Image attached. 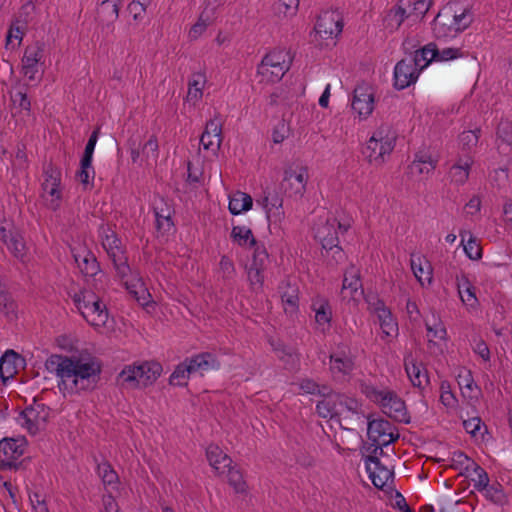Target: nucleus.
<instances>
[{"mask_svg": "<svg viewBox=\"0 0 512 512\" xmlns=\"http://www.w3.org/2000/svg\"><path fill=\"white\" fill-rule=\"evenodd\" d=\"M57 386L65 395L90 389L101 373L99 362L89 355H52L47 361Z\"/></svg>", "mask_w": 512, "mask_h": 512, "instance_id": "nucleus-1", "label": "nucleus"}, {"mask_svg": "<svg viewBox=\"0 0 512 512\" xmlns=\"http://www.w3.org/2000/svg\"><path fill=\"white\" fill-rule=\"evenodd\" d=\"M351 219L347 216L335 217L329 213L319 216L314 223L315 238L321 243L322 248L333 252L336 263L344 259V252L339 247V234H343L351 227Z\"/></svg>", "mask_w": 512, "mask_h": 512, "instance_id": "nucleus-2", "label": "nucleus"}, {"mask_svg": "<svg viewBox=\"0 0 512 512\" xmlns=\"http://www.w3.org/2000/svg\"><path fill=\"white\" fill-rule=\"evenodd\" d=\"M472 22L469 10L461 9L456 4L445 5L436 15L432 23L433 34L437 39L455 38Z\"/></svg>", "mask_w": 512, "mask_h": 512, "instance_id": "nucleus-3", "label": "nucleus"}, {"mask_svg": "<svg viewBox=\"0 0 512 512\" xmlns=\"http://www.w3.org/2000/svg\"><path fill=\"white\" fill-rule=\"evenodd\" d=\"M397 134L395 130L388 124H382L377 127L363 150V154L367 161L379 167L383 165L395 148Z\"/></svg>", "mask_w": 512, "mask_h": 512, "instance_id": "nucleus-4", "label": "nucleus"}, {"mask_svg": "<svg viewBox=\"0 0 512 512\" xmlns=\"http://www.w3.org/2000/svg\"><path fill=\"white\" fill-rule=\"evenodd\" d=\"M162 366L154 361H145L125 366L118 375L119 383L130 389L145 388L161 375Z\"/></svg>", "mask_w": 512, "mask_h": 512, "instance_id": "nucleus-5", "label": "nucleus"}, {"mask_svg": "<svg viewBox=\"0 0 512 512\" xmlns=\"http://www.w3.org/2000/svg\"><path fill=\"white\" fill-rule=\"evenodd\" d=\"M362 392L373 402L378 404L390 418L408 422L405 402L392 390L379 389L373 385H363Z\"/></svg>", "mask_w": 512, "mask_h": 512, "instance_id": "nucleus-6", "label": "nucleus"}, {"mask_svg": "<svg viewBox=\"0 0 512 512\" xmlns=\"http://www.w3.org/2000/svg\"><path fill=\"white\" fill-rule=\"evenodd\" d=\"M73 301L83 318L93 327H103L108 320L106 305L92 291L83 290L74 295Z\"/></svg>", "mask_w": 512, "mask_h": 512, "instance_id": "nucleus-7", "label": "nucleus"}, {"mask_svg": "<svg viewBox=\"0 0 512 512\" xmlns=\"http://www.w3.org/2000/svg\"><path fill=\"white\" fill-rule=\"evenodd\" d=\"M100 238L103 249L111 259L118 277H125L130 274V265L126 255L125 247L117 234L109 227H102Z\"/></svg>", "mask_w": 512, "mask_h": 512, "instance_id": "nucleus-8", "label": "nucleus"}, {"mask_svg": "<svg viewBox=\"0 0 512 512\" xmlns=\"http://www.w3.org/2000/svg\"><path fill=\"white\" fill-rule=\"evenodd\" d=\"M291 56L285 49H274L267 53L258 66V74L266 82H278L290 69Z\"/></svg>", "mask_w": 512, "mask_h": 512, "instance_id": "nucleus-9", "label": "nucleus"}, {"mask_svg": "<svg viewBox=\"0 0 512 512\" xmlns=\"http://www.w3.org/2000/svg\"><path fill=\"white\" fill-rule=\"evenodd\" d=\"M28 442L24 436L4 437L0 440V472L17 471L22 465Z\"/></svg>", "mask_w": 512, "mask_h": 512, "instance_id": "nucleus-10", "label": "nucleus"}, {"mask_svg": "<svg viewBox=\"0 0 512 512\" xmlns=\"http://www.w3.org/2000/svg\"><path fill=\"white\" fill-rule=\"evenodd\" d=\"M270 263L268 251L263 243L253 248L251 259L244 269L250 289L256 293L262 291L265 281V271Z\"/></svg>", "mask_w": 512, "mask_h": 512, "instance_id": "nucleus-11", "label": "nucleus"}, {"mask_svg": "<svg viewBox=\"0 0 512 512\" xmlns=\"http://www.w3.org/2000/svg\"><path fill=\"white\" fill-rule=\"evenodd\" d=\"M368 439L371 441L368 451L371 454H383V447L388 446L399 438L393 432L391 423L384 419H374L368 422Z\"/></svg>", "mask_w": 512, "mask_h": 512, "instance_id": "nucleus-12", "label": "nucleus"}, {"mask_svg": "<svg viewBox=\"0 0 512 512\" xmlns=\"http://www.w3.org/2000/svg\"><path fill=\"white\" fill-rule=\"evenodd\" d=\"M42 190L47 207L53 211L58 210L62 202L61 171L52 164L44 167Z\"/></svg>", "mask_w": 512, "mask_h": 512, "instance_id": "nucleus-13", "label": "nucleus"}, {"mask_svg": "<svg viewBox=\"0 0 512 512\" xmlns=\"http://www.w3.org/2000/svg\"><path fill=\"white\" fill-rule=\"evenodd\" d=\"M309 179L308 168L302 165H290L284 170L282 188L289 197L301 198Z\"/></svg>", "mask_w": 512, "mask_h": 512, "instance_id": "nucleus-14", "label": "nucleus"}, {"mask_svg": "<svg viewBox=\"0 0 512 512\" xmlns=\"http://www.w3.org/2000/svg\"><path fill=\"white\" fill-rule=\"evenodd\" d=\"M368 309L377 316L383 336L394 338L398 335V323L393 317L390 309L375 295L366 298Z\"/></svg>", "mask_w": 512, "mask_h": 512, "instance_id": "nucleus-15", "label": "nucleus"}, {"mask_svg": "<svg viewBox=\"0 0 512 512\" xmlns=\"http://www.w3.org/2000/svg\"><path fill=\"white\" fill-rule=\"evenodd\" d=\"M329 370L334 379L344 380L351 375L355 363L350 347L344 344L338 345L330 353Z\"/></svg>", "mask_w": 512, "mask_h": 512, "instance_id": "nucleus-16", "label": "nucleus"}, {"mask_svg": "<svg viewBox=\"0 0 512 512\" xmlns=\"http://www.w3.org/2000/svg\"><path fill=\"white\" fill-rule=\"evenodd\" d=\"M49 416L48 408L43 404L26 407L17 417L18 424L30 434H37L44 426Z\"/></svg>", "mask_w": 512, "mask_h": 512, "instance_id": "nucleus-17", "label": "nucleus"}, {"mask_svg": "<svg viewBox=\"0 0 512 512\" xmlns=\"http://www.w3.org/2000/svg\"><path fill=\"white\" fill-rule=\"evenodd\" d=\"M351 108L360 120L367 119L374 110V93L372 87L367 84H360L355 87L352 93Z\"/></svg>", "mask_w": 512, "mask_h": 512, "instance_id": "nucleus-18", "label": "nucleus"}, {"mask_svg": "<svg viewBox=\"0 0 512 512\" xmlns=\"http://www.w3.org/2000/svg\"><path fill=\"white\" fill-rule=\"evenodd\" d=\"M428 350L433 355L443 354L447 348V330L434 315L425 322Z\"/></svg>", "mask_w": 512, "mask_h": 512, "instance_id": "nucleus-19", "label": "nucleus"}, {"mask_svg": "<svg viewBox=\"0 0 512 512\" xmlns=\"http://www.w3.org/2000/svg\"><path fill=\"white\" fill-rule=\"evenodd\" d=\"M421 72V68L410 57L400 60L395 65L393 71L394 87L398 90H403L415 84Z\"/></svg>", "mask_w": 512, "mask_h": 512, "instance_id": "nucleus-20", "label": "nucleus"}, {"mask_svg": "<svg viewBox=\"0 0 512 512\" xmlns=\"http://www.w3.org/2000/svg\"><path fill=\"white\" fill-rule=\"evenodd\" d=\"M44 49L39 43L27 46L22 57V73L30 81L39 80Z\"/></svg>", "mask_w": 512, "mask_h": 512, "instance_id": "nucleus-21", "label": "nucleus"}, {"mask_svg": "<svg viewBox=\"0 0 512 512\" xmlns=\"http://www.w3.org/2000/svg\"><path fill=\"white\" fill-rule=\"evenodd\" d=\"M343 26L339 12L324 11L318 16L314 29L322 39H333L341 34Z\"/></svg>", "mask_w": 512, "mask_h": 512, "instance_id": "nucleus-22", "label": "nucleus"}, {"mask_svg": "<svg viewBox=\"0 0 512 512\" xmlns=\"http://www.w3.org/2000/svg\"><path fill=\"white\" fill-rule=\"evenodd\" d=\"M0 241L10 253L22 263L28 261L26 245L22 235L8 224H0Z\"/></svg>", "mask_w": 512, "mask_h": 512, "instance_id": "nucleus-23", "label": "nucleus"}, {"mask_svg": "<svg viewBox=\"0 0 512 512\" xmlns=\"http://www.w3.org/2000/svg\"><path fill=\"white\" fill-rule=\"evenodd\" d=\"M311 310L314 312L316 329L322 333L330 330L332 308L327 298L317 295L311 300Z\"/></svg>", "mask_w": 512, "mask_h": 512, "instance_id": "nucleus-24", "label": "nucleus"}, {"mask_svg": "<svg viewBox=\"0 0 512 512\" xmlns=\"http://www.w3.org/2000/svg\"><path fill=\"white\" fill-rule=\"evenodd\" d=\"M364 294L359 269L351 265L344 273L341 295L343 299L358 301Z\"/></svg>", "mask_w": 512, "mask_h": 512, "instance_id": "nucleus-25", "label": "nucleus"}, {"mask_svg": "<svg viewBox=\"0 0 512 512\" xmlns=\"http://www.w3.org/2000/svg\"><path fill=\"white\" fill-rule=\"evenodd\" d=\"M404 368L409 381L414 387L423 388L429 383L427 369L412 353L404 356Z\"/></svg>", "mask_w": 512, "mask_h": 512, "instance_id": "nucleus-26", "label": "nucleus"}, {"mask_svg": "<svg viewBox=\"0 0 512 512\" xmlns=\"http://www.w3.org/2000/svg\"><path fill=\"white\" fill-rule=\"evenodd\" d=\"M193 376H204L206 373L220 368L217 356L210 352H203L186 359Z\"/></svg>", "mask_w": 512, "mask_h": 512, "instance_id": "nucleus-27", "label": "nucleus"}, {"mask_svg": "<svg viewBox=\"0 0 512 512\" xmlns=\"http://www.w3.org/2000/svg\"><path fill=\"white\" fill-rule=\"evenodd\" d=\"M119 278L125 285L129 294L133 296L141 306H147L149 304L151 295L137 273L132 272V269L130 268L129 275Z\"/></svg>", "mask_w": 512, "mask_h": 512, "instance_id": "nucleus-28", "label": "nucleus"}, {"mask_svg": "<svg viewBox=\"0 0 512 512\" xmlns=\"http://www.w3.org/2000/svg\"><path fill=\"white\" fill-rule=\"evenodd\" d=\"M378 455H369L365 460V466L373 485L377 488H383L392 478V472L382 465Z\"/></svg>", "mask_w": 512, "mask_h": 512, "instance_id": "nucleus-29", "label": "nucleus"}, {"mask_svg": "<svg viewBox=\"0 0 512 512\" xmlns=\"http://www.w3.org/2000/svg\"><path fill=\"white\" fill-rule=\"evenodd\" d=\"M222 143V122L214 118L206 123L204 132L200 138V144L205 150H211L216 153Z\"/></svg>", "mask_w": 512, "mask_h": 512, "instance_id": "nucleus-30", "label": "nucleus"}, {"mask_svg": "<svg viewBox=\"0 0 512 512\" xmlns=\"http://www.w3.org/2000/svg\"><path fill=\"white\" fill-rule=\"evenodd\" d=\"M74 260L81 271L86 277H94L100 271V265L90 250L86 247H80L72 250Z\"/></svg>", "mask_w": 512, "mask_h": 512, "instance_id": "nucleus-31", "label": "nucleus"}, {"mask_svg": "<svg viewBox=\"0 0 512 512\" xmlns=\"http://www.w3.org/2000/svg\"><path fill=\"white\" fill-rule=\"evenodd\" d=\"M257 204L262 206L269 223L280 222L284 216L283 199L277 193H268Z\"/></svg>", "mask_w": 512, "mask_h": 512, "instance_id": "nucleus-32", "label": "nucleus"}, {"mask_svg": "<svg viewBox=\"0 0 512 512\" xmlns=\"http://www.w3.org/2000/svg\"><path fill=\"white\" fill-rule=\"evenodd\" d=\"M411 270L421 286L432 282L433 269L427 258L421 254H412L410 258Z\"/></svg>", "mask_w": 512, "mask_h": 512, "instance_id": "nucleus-33", "label": "nucleus"}, {"mask_svg": "<svg viewBox=\"0 0 512 512\" xmlns=\"http://www.w3.org/2000/svg\"><path fill=\"white\" fill-rule=\"evenodd\" d=\"M457 382L462 396L469 404L474 406V402H477L478 400L480 389L475 382L471 371L468 369H462L458 374Z\"/></svg>", "mask_w": 512, "mask_h": 512, "instance_id": "nucleus-34", "label": "nucleus"}, {"mask_svg": "<svg viewBox=\"0 0 512 512\" xmlns=\"http://www.w3.org/2000/svg\"><path fill=\"white\" fill-rule=\"evenodd\" d=\"M405 6H409V1L399 0L384 17V26L390 32L396 31L405 20L410 23L407 10L404 8Z\"/></svg>", "mask_w": 512, "mask_h": 512, "instance_id": "nucleus-35", "label": "nucleus"}, {"mask_svg": "<svg viewBox=\"0 0 512 512\" xmlns=\"http://www.w3.org/2000/svg\"><path fill=\"white\" fill-rule=\"evenodd\" d=\"M438 159L428 150H420L415 154L414 160L410 165L412 174L428 175L436 167Z\"/></svg>", "mask_w": 512, "mask_h": 512, "instance_id": "nucleus-36", "label": "nucleus"}, {"mask_svg": "<svg viewBox=\"0 0 512 512\" xmlns=\"http://www.w3.org/2000/svg\"><path fill=\"white\" fill-rule=\"evenodd\" d=\"M153 210L158 231L163 233L169 232L173 227L171 219L173 213L172 207L161 198L154 202Z\"/></svg>", "mask_w": 512, "mask_h": 512, "instance_id": "nucleus-37", "label": "nucleus"}, {"mask_svg": "<svg viewBox=\"0 0 512 512\" xmlns=\"http://www.w3.org/2000/svg\"><path fill=\"white\" fill-rule=\"evenodd\" d=\"M231 241L244 249H253L261 243L258 242L252 230L246 225H234L230 232Z\"/></svg>", "mask_w": 512, "mask_h": 512, "instance_id": "nucleus-38", "label": "nucleus"}, {"mask_svg": "<svg viewBox=\"0 0 512 512\" xmlns=\"http://www.w3.org/2000/svg\"><path fill=\"white\" fill-rule=\"evenodd\" d=\"M206 457L210 466L219 475H224L227 467L232 464L231 458L217 445H209L207 447Z\"/></svg>", "mask_w": 512, "mask_h": 512, "instance_id": "nucleus-39", "label": "nucleus"}, {"mask_svg": "<svg viewBox=\"0 0 512 512\" xmlns=\"http://www.w3.org/2000/svg\"><path fill=\"white\" fill-rule=\"evenodd\" d=\"M20 356L13 350L6 351L0 358V378L3 383L12 379L18 372Z\"/></svg>", "mask_w": 512, "mask_h": 512, "instance_id": "nucleus-40", "label": "nucleus"}, {"mask_svg": "<svg viewBox=\"0 0 512 512\" xmlns=\"http://www.w3.org/2000/svg\"><path fill=\"white\" fill-rule=\"evenodd\" d=\"M457 289L460 299L467 309H476L478 304L476 288L467 276L461 275L457 277Z\"/></svg>", "mask_w": 512, "mask_h": 512, "instance_id": "nucleus-41", "label": "nucleus"}, {"mask_svg": "<svg viewBox=\"0 0 512 512\" xmlns=\"http://www.w3.org/2000/svg\"><path fill=\"white\" fill-rule=\"evenodd\" d=\"M207 83L205 72L198 71L192 73L188 81L187 101L196 105L203 97V91Z\"/></svg>", "mask_w": 512, "mask_h": 512, "instance_id": "nucleus-42", "label": "nucleus"}, {"mask_svg": "<svg viewBox=\"0 0 512 512\" xmlns=\"http://www.w3.org/2000/svg\"><path fill=\"white\" fill-rule=\"evenodd\" d=\"M252 205L253 199L247 193L237 191L229 196L228 209L233 215H240L243 212L249 211Z\"/></svg>", "mask_w": 512, "mask_h": 512, "instance_id": "nucleus-43", "label": "nucleus"}, {"mask_svg": "<svg viewBox=\"0 0 512 512\" xmlns=\"http://www.w3.org/2000/svg\"><path fill=\"white\" fill-rule=\"evenodd\" d=\"M437 57V46L435 43L430 42L420 49L414 52V55L410 57L415 60V63L423 71L433 61H436Z\"/></svg>", "mask_w": 512, "mask_h": 512, "instance_id": "nucleus-44", "label": "nucleus"}, {"mask_svg": "<svg viewBox=\"0 0 512 512\" xmlns=\"http://www.w3.org/2000/svg\"><path fill=\"white\" fill-rule=\"evenodd\" d=\"M216 17L210 9H203L199 15L197 22L192 25L188 32L190 40H197L206 29L215 21Z\"/></svg>", "mask_w": 512, "mask_h": 512, "instance_id": "nucleus-45", "label": "nucleus"}, {"mask_svg": "<svg viewBox=\"0 0 512 512\" xmlns=\"http://www.w3.org/2000/svg\"><path fill=\"white\" fill-rule=\"evenodd\" d=\"M271 346L273 347V350L275 351L279 360L284 363L287 369L293 370L298 366L299 357L292 349L287 348L280 342H271Z\"/></svg>", "mask_w": 512, "mask_h": 512, "instance_id": "nucleus-46", "label": "nucleus"}, {"mask_svg": "<svg viewBox=\"0 0 512 512\" xmlns=\"http://www.w3.org/2000/svg\"><path fill=\"white\" fill-rule=\"evenodd\" d=\"M461 245L466 256L471 260L480 259V241L470 231H462Z\"/></svg>", "mask_w": 512, "mask_h": 512, "instance_id": "nucleus-47", "label": "nucleus"}, {"mask_svg": "<svg viewBox=\"0 0 512 512\" xmlns=\"http://www.w3.org/2000/svg\"><path fill=\"white\" fill-rule=\"evenodd\" d=\"M338 416L344 414H359L361 411L360 402L353 397L344 394H335Z\"/></svg>", "mask_w": 512, "mask_h": 512, "instance_id": "nucleus-48", "label": "nucleus"}, {"mask_svg": "<svg viewBox=\"0 0 512 512\" xmlns=\"http://www.w3.org/2000/svg\"><path fill=\"white\" fill-rule=\"evenodd\" d=\"M409 6H405L407 15L410 19V23H416L421 20L425 14L429 11L432 0H408Z\"/></svg>", "mask_w": 512, "mask_h": 512, "instance_id": "nucleus-49", "label": "nucleus"}, {"mask_svg": "<svg viewBox=\"0 0 512 512\" xmlns=\"http://www.w3.org/2000/svg\"><path fill=\"white\" fill-rule=\"evenodd\" d=\"M471 164V156H467L465 159H460L456 164H454L449 171L451 181L457 184H463L469 176Z\"/></svg>", "mask_w": 512, "mask_h": 512, "instance_id": "nucleus-50", "label": "nucleus"}, {"mask_svg": "<svg viewBox=\"0 0 512 512\" xmlns=\"http://www.w3.org/2000/svg\"><path fill=\"white\" fill-rule=\"evenodd\" d=\"M190 377H194L190 366L185 359L183 362L178 364L170 375L169 382L174 386H186Z\"/></svg>", "mask_w": 512, "mask_h": 512, "instance_id": "nucleus-51", "label": "nucleus"}, {"mask_svg": "<svg viewBox=\"0 0 512 512\" xmlns=\"http://www.w3.org/2000/svg\"><path fill=\"white\" fill-rule=\"evenodd\" d=\"M488 474L482 470V496L495 504H502L505 500V494L497 486H488Z\"/></svg>", "mask_w": 512, "mask_h": 512, "instance_id": "nucleus-52", "label": "nucleus"}, {"mask_svg": "<svg viewBox=\"0 0 512 512\" xmlns=\"http://www.w3.org/2000/svg\"><path fill=\"white\" fill-rule=\"evenodd\" d=\"M325 399L319 401L316 405V411L318 415L322 418L333 419L338 416L337 412V404L335 402V396L331 393L327 396H324Z\"/></svg>", "mask_w": 512, "mask_h": 512, "instance_id": "nucleus-53", "label": "nucleus"}, {"mask_svg": "<svg viewBox=\"0 0 512 512\" xmlns=\"http://www.w3.org/2000/svg\"><path fill=\"white\" fill-rule=\"evenodd\" d=\"M98 476L101 478L103 484L111 489H115L118 484V474L113 467L106 461L99 463L97 466Z\"/></svg>", "mask_w": 512, "mask_h": 512, "instance_id": "nucleus-54", "label": "nucleus"}, {"mask_svg": "<svg viewBox=\"0 0 512 512\" xmlns=\"http://www.w3.org/2000/svg\"><path fill=\"white\" fill-rule=\"evenodd\" d=\"M298 388L301 393L303 394H312V395H321V396H327L330 394V388L328 386H320L317 384L314 380L305 378L302 379L299 384Z\"/></svg>", "mask_w": 512, "mask_h": 512, "instance_id": "nucleus-55", "label": "nucleus"}, {"mask_svg": "<svg viewBox=\"0 0 512 512\" xmlns=\"http://www.w3.org/2000/svg\"><path fill=\"white\" fill-rule=\"evenodd\" d=\"M281 299L286 314L292 316L297 313L299 298L296 289L291 288L290 291L284 292Z\"/></svg>", "mask_w": 512, "mask_h": 512, "instance_id": "nucleus-56", "label": "nucleus"}, {"mask_svg": "<svg viewBox=\"0 0 512 512\" xmlns=\"http://www.w3.org/2000/svg\"><path fill=\"white\" fill-rule=\"evenodd\" d=\"M478 132L479 129L463 131L459 136V145L463 151L468 154L472 152L473 148H476L478 143Z\"/></svg>", "mask_w": 512, "mask_h": 512, "instance_id": "nucleus-57", "label": "nucleus"}, {"mask_svg": "<svg viewBox=\"0 0 512 512\" xmlns=\"http://www.w3.org/2000/svg\"><path fill=\"white\" fill-rule=\"evenodd\" d=\"M508 166L503 165L489 173V182L493 187L503 188L508 183Z\"/></svg>", "mask_w": 512, "mask_h": 512, "instance_id": "nucleus-58", "label": "nucleus"}, {"mask_svg": "<svg viewBox=\"0 0 512 512\" xmlns=\"http://www.w3.org/2000/svg\"><path fill=\"white\" fill-rule=\"evenodd\" d=\"M440 402L447 409H453L457 406V398L451 389V385L447 381L441 382L440 385Z\"/></svg>", "mask_w": 512, "mask_h": 512, "instance_id": "nucleus-59", "label": "nucleus"}, {"mask_svg": "<svg viewBox=\"0 0 512 512\" xmlns=\"http://www.w3.org/2000/svg\"><path fill=\"white\" fill-rule=\"evenodd\" d=\"M225 474L227 475L229 484L233 486L236 492L239 493L245 491L246 483L243 480L242 473L238 469L233 467L231 464L229 467H227Z\"/></svg>", "mask_w": 512, "mask_h": 512, "instance_id": "nucleus-60", "label": "nucleus"}, {"mask_svg": "<svg viewBox=\"0 0 512 512\" xmlns=\"http://www.w3.org/2000/svg\"><path fill=\"white\" fill-rule=\"evenodd\" d=\"M218 272L220 273L223 280H231L236 275V267L233 260L227 256L222 255L219 261Z\"/></svg>", "mask_w": 512, "mask_h": 512, "instance_id": "nucleus-61", "label": "nucleus"}, {"mask_svg": "<svg viewBox=\"0 0 512 512\" xmlns=\"http://www.w3.org/2000/svg\"><path fill=\"white\" fill-rule=\"evenodd\" d=\"M76 176L83 185H89L95 177V170L92 166V161L85 162V159L82 158L80 161V169Z\"/></svg>", "mask_w": 512, "mask_h": 512, "instance_id": "nucleus-62", "label": "nucleus"}, {"mask_svg": "<svg viewBox=\"0 0 512 512\" xmlns=\"http://www.w3.org/2000/svg\"><path fill=\"white\" fill-rule=\"evenodd\" d=\"M299 0H280L277 6V11L284 18L291 19L297 15L299 9Z\"/></svg>", "mask_w": 512, "mask_h": 512, "instance_id": "nucleus-63", "label": "nucleus"}, {"mask_svg": "<svg viewBox=\"0 0 512 512\" xmlns=\"http://www.w3.org/2000/svg\"><path fill=\"white\" fill-rule=\"evenodd\" d=\"M121 3L119 0H103L100 11L109 21L117 20Z\"/></svg>", "mask_w": 512, "mask_h": 512, "instance_id": "nucleus-64", "label": "nucleus"}]
</instances>
